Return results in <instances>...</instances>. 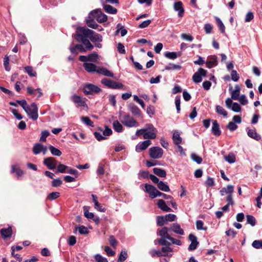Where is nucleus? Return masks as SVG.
Instances as JSON below:
<instances>
[{
	"label": "nucleus",
	"instance_id": "nucleus-1",
	"mask_svg": "<svg viewBox=\"0 0 262 262\" xmlns=\"http://www.w3.org/2000/svg\"><path fill=\"white\" fill-rule=\"evenodd\" d=\"M73 36L76 40L80 39L81 37H84V39L89 38L94 43L102 42L103 38L101 34L97 33L85 27L77 28L76 33Z\"/></svg>",
	"mask_w": 262,
	"mask_h": 262
},
{
	"label": "nucleus",
	"instance_id": "nucleus-2",
	"mask_svg": "<svg viewBox=\"0 0 262 262\" xmlns=\"http://www.w3.org/2000/svg\"><path fill=\"white\" fill-rule=\"evenodd\" d=\"M76 40L81 42L82 43L77 44L74 47L71 46L69 49L72 54L77 55L78 51L81 53H85L87 51L92 50L94 48V46L88 39H84V37H81L80 39Z\"/></svg>",
	"mask_w": 262,
	"mask_h": 262
},
{
	"label": "nucleus",
	"instance_id": "nucleus-3",
	"mask_svg": "<svg viewBox=\"0 0 262 262\" xmlns=\"http://www.w3.org/2000/svg\"><path fill=\"white\" fill-rule=\"evenodd\" d=\"M157 129L150 123L146 124L143 128L138 129L136 132V135L139 137L141 135L144 139H155L157 137Z\"/></svg>",
	"mask_w": 262,
	"mask_h": 262
},
{
	"label": "nucleus",
	"instance_id": "nucleus-4",
	"mask_svg": "<svg viewBox=\"0 0 262 262\" xmlns=\"http://www.w3.org/2000/svg\"><path fill=\"white\" fill-rule=\"evenodd\" d=\"M90 17L95 18L99 23L106 22L107 20V16L104 14L101 9H95L90 13Z\"/></svg>",
	"mask_w": 262,
	"mask_h": 262
},
{
	"label": "nucleus",
	"instance_id": "nucleus-5",
	"mask_svg": "<svg viewBox=\"0 0 262 262\" xmlns=\"http://www.w3.org/2000/svg\"><path fill=\"white\" fill-rule=\"evenodd\" d=\"M101 83L108 88L112 89H123L124 85L121 83L117 82L115 81L104 78L101 80Z\"/></svg>",
	"mask_w": 262,
	"mask_h": 262
},
{
	"label": "nucleus",
	"instance_id": "nucleus-6",
	"mask_svg": "<svg viewBox=\"0 0 262 262\" xmlns=\"http://www.w3.org/2000/svg\"><path fill=\"white\" fill-rule=\"evenodd\" d=\"M25 111L33 120H36L38 117V107L35 103H32L27 106Z\"/></svg>",
	"mask_w": 262,
	"mask_h": 262
},
{
	"label": "nucleus",
	"instance_id": "nucleus-7",
	"mask_svg": "<svg viewBox=\"0 0 262 262\" xmlns=\"http://www.w3.org/2000/svg\"><path fill=\"white\" fill-rule=\"evenodd\" d=\"M101 91V89L100 88L91 83L85 84L83 88V92L86 95L98 94Z\"/></svg>",
	"mask_w": 262,
	"mask_h": 262
},
{
	"label": "nucleus",
	"instance_id": "nucleus-8",
	"mask_svg": "<svg viewBox=\"0 0 262 262\" xmlns=\"http://www.w3.org/2000/svg\"><path fill=\"white\" fill-rule=\"evenodd\" d=\"M121 122L128 127H138L139 123L128 114H125L122 117Z\"/></svg>",
	"mask_w": 262,
	"mask_h": 262
},
{
	"label": "nucleus",
	"instance_id": "nucleus-9",
	"mask_svg": "<svg viewBox=\"0 0 262 262\" xmlns=\"http://www.w3.org/2000/svg\"><path fill=\"white\" fill-rule=\"evenodd\" d=\"M149 154L151 158L160 159L163 155V150L160 147L154 146L149 149Z\"/></svg>",
	"mask_w": 262,
	"mask_h": 262
},
{
	"label": "nucleus",
	"instance_id": "nucleus-10",
	"mask_svg": "<svg viewBox=\"0 0 262 262\" xmlns=\"http://www.w3.org/2000/svg\"><path fill=\"white\" fill-rule=\"evenodd\" d=\"M71 100L76 105L77 107H85L86 106L85 98H82L79 95L74 94L71 96Z\"/></svg>",
	"mask_w": 262,
	"mask_h": 262
},
{
	"label": "nucleus",
	"instance_id": "nucleus-11",
	"mask_svg": "<svg viewBox=\"0 0 262 262\" xmlns=\"http://www.w3.org/2000/svg\"><path fill=\"white\" fill-rule=\"evenodd\" d=\"M144 191L149 193V196L151 199H154L157 197V194L158 193L159 190H158L153 185L148 184H145V189Z\"/></svg>",
	"mask_w": 262,
	"mask_h": 262
},
{
	"label": "nucleus",
	"instance_id": "nucleus-12",
	"mask_svg": "<svg viewBox=\"0 0 262 262\" xmlns=\"http://www.w3.org/2000/svg\"><path fill=\"white\" fill-rule=\"evenodd\" d=\"M57 163V161L53 157L46 158L43 160V164L51 170L54 169Z\"/></svg>",
	"mask_w": 262,
	"mask_h": 262
},
{
	"label": "nucleus",
	"instance_id": "nucleus-13",
	"mask_svg": "<svg viewBox=\"0 0 262 262\" xmlns=\"http://www.w3.org/2000/svg\"><path fill=\"white\" fill-rule=\"evenodd\" d=\"M151 144V142L149 140H145L142 142H139L136 146V151L140 152L147 148Z\"/></svg>",
	"mask_w": 262,
	"mask_h": 262
},
{
	"label": "nucleus",
	"instance_id": "nucleus-14",
	"mask_svg": "<svg viewBox=\"0 0 262 262\" xmlns=\"http://www.w3.org/2000/svg\"><path fill=\"white\" fill-rule=\"evenodd\" d=\"M189 240L191 242V244L188 247L189 251H193L197 248L199 245V242L197 240V237L193 234H190L188 237Z\"/></svg>",
	"mask_w": 262,
	"mask_h": 262
},
{
	"label": "nucleus",
	"instance_id": "nucleus-15",
	"mask_svg": "<svg viewBox=\"0 0 262 262\" xmlns=\"http://www.w3.org/2000/svg\"><path fill=\"white\" fill-rule=\"evenodd\" d=\"M217 64V57L215 55L208 57L206 62V67L209 69L216 67Z\"/></svg>",
	"mask_w": 262,
	"mask_h": 262
},
{
	"label": "nucleus",
	"instance_id": "nucleus-16",
	"mask_svg": "<svg viewBox=\"0 0 262 262\" xmlns=\"http://www.w3.org/2000/svg\"><path fill=\"white\" fill-rule=\"evenodd\" d=\"M83 67L85 70L89 73H97L98 68L95 64L90 62H84L83 64Z\"/></svg>",
	"mask_w": 262,
	"mask_h": 262
},
{
	"label": "nucleus",
	"instance_id": "nucleus-17",
	"mask_svg": "<svg viewBox=\"0 0 262 262\" xmlns=\"http://www.w3.org/2000/svg\"><path fill=\"white\" fill-rule=\"evenodd\" d=\"M212 126L211 128V132L215 136H219L221 134V131L220 129L219 124L217 123L216 120H213Z\"/></svg>",
	"mask_w": 262,
	"mask_h": 262
},
{
	"label": "nucleus",
	"instance_id": "nucleus-18",
	"mask_svg": "<svg viewBox=\"0 0 262 262\" xmlns=\"http://www.w3.org/2000/svg\"><path fill=\"white\" fill-rule=\"evenodd\" d=\"M157 206L160 209L164 212H170L172 211L171 209L166 205L165 201L162 199L158 200Z\"/></svg>",
	"mask_w": 262,
	"mask_h": 262
},
{
	"label": "nucleus",
	"instance_id": "nucleus-19",
	"mask_svg": "<svg viewBox=\"0 0 262 262\" xmlns=\"http://www.w3.org/2000/svg\"><path fill=\"white\" fill-rule=\"evenodd\" d=\"M97 73L111 77H113L114 76L113 72L104 67H98V70H97Z\"/></svg>",
	"mask_w": 262,
	"mask_h": 262
},
{
	"label": "nucleus",
	"instance_id": "nucleus-20",
	"mask_svg": "<svg viewBox=\"0 0 262 262\" xmlns=\"http://www.w3.org/2000/svg\"><path fill=\"white\" fill-rule=\"evenodd\" d=\"M174 9L176 11H178V16L180 17L183 16L184 10L182 7V3L181 2H176L174 4Z\"/></svg>",
	"mask_w": 262,
	"mask_h": 262
},
{
	"label": "nucleus",
	"instance_id": "nucleus-21",
	"mask_svg": "<svg viewBox=\"0 0 262 262\" xmlns=\"http://www.w3.org/2000/svg\"><path fill=\"white\" fill-rule=\"evenodd\" d=\"M1 233L3 238H10L12 233V230L11 227L7 228H2L1 230Z\"/></svg>",
	"mask_w": 262,
	"mask_h": 262
},
{
	"label": "nucleus",
	"instance_id": "nucleus-22",
	"mask_svg": "<svg viewBox=\"0 0 262 262\" xmlns=\"http://www.w3.org/2000/svg\"><path fill=\"white\" fill-rule=\"evenodd\" d=\"M171 229L172 231L178 234L182 235L184 234L183 229L181 228L180 225L178 223L173 224L171 227Z\"/></svg>",
	"mask_w": 262,
	"mask_h": 262
},
{
	"label": "nucleus",
	"instance_id": "nucleus-23",
	"mask_svg": "<svg viewBox=\"0 0 262 262\" xmlns=\"http://www.w3.org/2000/svg\"><path fill=\"white\" fill-rule=\"evenodd\" d=\"M172 140L173 143L178 145L180 144L182 142V138L180 137V132L178 130L174 131L172 136Z\"/></svg>",
	"mask_w": 262,
	"mask_h": 262
},
{
	"label": "nucleus",
	"instance_id": "nucleus-24",
	"mask_svg": "<svg viewBox=\"0 0 262 262\" xmlns=\"http://www.w3.org/2000/svg\"><path fill=\"white\" fill-rule=\"evenodd\" d=\"M168 228L166 227H164L157 232V234L160 236L161 238H166L167 239H169L168 237L171 236L168 234Z\"/></svg>",
	"mask_w": 262,
	"mask_h": 262
},
{
	"label": "nucleus",
	"instance_id": "nucleus-25",
	"mask_svg": "<svg viewBox=\"0 0 262 262\" xmlns=\"http://www.w3.org/2000/svg\"><path fill=\"white\" fill-rule=\"evenodd\" d=\"M234 191V187L231 185H228L226 187L223 188L221 191V194L222 195H224L225 193L228 195H232Z\"/></svg>",
	"mask_w": 262,
	"mask_h": 262
},
{
	"label": "nucleus",
	"instance_id": "nucleus-26",
	"mask_svg": "<svg viewBox=\"0 0 262 262\" xmlns=\"http://www.w3.org/2000/svg\"><path fill=\"white\" fill-rule=\"evenodd\" d=\"M94 19H95V18L90 17V14L86 19V23L88 26L94 29L98 27V24L95 22Z\"/></svg>",
	"mask_w": 262,
	"mask_h": 262
},
{
	"label": "nucleus",
	"instance_id": "nucleus-27",
	"mask_svg": "<svg viewBox=\"0 0 262 262\" xmlns=\"http://www.w3.org/2000/svg\"><path fill=\"white\" fill-rule=\"evenodd\" d=\"M164 55L166 58L173 60L178 57H180L182 55V53L180 52H166L165 53Z\"/></svg>",
	"mask_w": 262,
	"mask_h": 262
},
{
	"label": "nucleus",
	"instance_id": "nucleus-28",
	"mask_svg": "<svg viewBox=\"0 0 262 262\" xmlns=\"http://www.w3.org/2000/svg\"><path fill=\"white\" fill-rule=\"evenodd\" d=\"M248 136L256 141H259L261 139L260 135L256 133L255 129H249L247 132Z\"/></svg>",
	"mask_w": 262,
	"mask_h": 262
},
{
	"label": "nucleus",
	"instance_id": "nucleus-29",
	"mask_svg": "<svg viewBox=\"0 0 262 262\" xmlns=\"http://www.w3.org/2000/svg\"><path fill=\"white\" fill-rule=\"evenodd\" d=\"M128 110L132 113L135 115H140L141 111L139 107L134 103H131L128 105Z\"/></svg>",
	"mask_w": 262,
	"mask_h": 262
},
{
	"label": "nucleus",
	"instance_id": "nucleus-30",
	"mask_svg": "<svg viewBox=\"0 0 262 262\" xmlns=\"http://www.w3.org/2000/svg\"><path fill=\"white\" fill-rule=\"evenodd\" d=\"M240 87L238 85L235 86V89L231 92V98L233 100H237L240 94Z\"/></svg>",
	"mask_w": 262,
	"mask_h": 262
},
{
	"label": "nucleus",
	"instance_id": "nucleus-31",
	"mask_svg": "<svg viewBox=\"0 0 262 262\" xmlns=\"http://www.w3.org/2000/svg\"><path fill=\"white\" fill-rule=\"evenodd\" d=\"M104 11L109 14H115L117 12V9L110 5H103Z\"/></svg>",
	"mask_w": 262,
	"mask_h": 262
},
{
	"label": "nucleus",
	"instance_id": "nucleus-32",
	"mask_svg": "<svg viewBox=\"0 0 262 262\" xmlns=\"http://www.w3.org/2000/svg\"><path fill=\"white\" fill-rule=\"evenodd\" d=\"M153 172L155 174L160 177L165 178L166 176V171L160 168H153Z\"/></svg>",
	"mask_w": 262,
	"mask_h": 262
},
{
	"label": "nucleus",
	"instance_id": "nucleus-33",
	"mask_svg": "<svg viewBox=\"0 0 262 262\" xmlns=\"http://www.w3.org/2000/svg\"><path fill=\"white\" fill-rule=\"evenodd\" d=\"M157 187L160 190L163 191L169 192L170 191L168 185L166 183L161 181L158 183Z\"/></svg>",
	"mask_w": 262,
	"mask_h": 262
},
{
	"label": "nucleus",
	"instance_id": "nucleus-34",
	"mask_svg": "<svg viewBox=\"0 0 262 262\" xmlns=\"http://www.w3.org/2000/svg\"><path fill=\"white\" fill-rule=\"evenodd\" d=\"M113 125L114 130L116 132L120 133L123 131V126L118 120L114 121Z\"/></svg>",
	"mask_w": 262,
	"mask_h": 262
},
{
	"label": "nucleus",
	"instance_id": "nucleus-35",
	"mask_svg": "<svg viewBox=\"0 0 262 262\" xmlns=\"http://www.w3.org/2000/svg\"><path fill=\"white\" fill-rule=\"evenodd\" d=\"M43 145L40 143H36L33 148V152L35 155H38L41 152L43 149Z\"/></svg>",
	"mask_w": 262,
	"mask_h": 262
},
{
	"label": "nucleus",
	"instance_id": "nucleus-36",
	"mask_svg": "<svg viewBox=\"0 0 262 262\" xmlns=\"http://www.w3.org/2000/svg\"><path fill=\"white\" fill-rule=\"evenodd\" d=\"M11 172H16L18 177H20L24 174V171L19 168L17 165L12 166Z\"/></svg>",
	"mask_w": 262,
	"mask_h": 262
},
{
	"label": "nucleus",
	"instance_id": "nucleus-37",
	"mask_svg": "<svg viewBox=\"0 0 262 262\" xmlns=\"http://www.w3.org/2000/svg\"><path fill=\"white\" fill-rule=\"evenodd\" d=\"M88 61L96 62L99 58V55L96 52H93L88 55Z\"/></svg>",
	"mask_w": 262,
	"mask_h": 262
},
{
	"label": "nucleus",
	"instance_id": "nucleus-38",
	"mask_svg": "<svg viewBox=\"0 0 262 262\" xmlns=\"http://www.w3.org/2000/svg\"><path fill=\"white\" fill-rule=\"evenodd\" d=\"M181 68L182 67L180 65L174 63H169L165 67V69L166 70H180Z\"/></svg>",
	"mask_w": 262,
	"mask_h": 262
},
{
	"label": "nucleus",
	"instance_id": "nucleus-39",
	"mask_svg": "<svg viewBox=\"0 0 262 262\" xmlns=\"http://www.w3.org/2000/svg\"><path fill=\"white\" fill-rule=\"evenodd\" d=\"M216 112L217 114L222 115L225 117H226L227 116V112L222 106L220 105L216 106Z\"/></svg>",
	"mask_w": 262,
	"mask_h": 262
},
{
	"label": "nucleus",
	"instance_id": "nucleus-40",
	"mask_svg": "<svg viewBox=\"0 0 262 262\" xmlns=\"http://www.w3.org/2000/svg\"><path fill=\"white\" fill-rule=\"evenodd\" d=\"M225 160L229 163H233L235 161V156L233 153L230 152L225 157Z\"/></svg>",
	"mask_w": 262,
	"mask_h": 262
},
{
	"label": "nucleus",
	"instance_id": "nucleus-41",
	"mask_svg": "<svg viewBox=\"0 0 262 262\" xmlns=\"http://www.w3.org/2000/svg\"><path fill=\"white\" fill-rule=\"evenodd\" d=\"M49 149L51 154L54 156H60L62 154V152L60 150L54 147L53 146H50L49 147Z\"/></svg>",
	"mask_w": 262,
	"mask_h": 262
},
{
	"label": "nucleus",
	"instance_id": "nucleus-42",
	"mask_svg": "<svg viewBox=\"0 0 262 262\" xmlns=\"http://www.w3.org/2000/svg\"><path fill=\"white\" fill-rule=\"evenodd\" d=\"M60 196V193L58 192H53L48 194L47 199L50 201L54 200Z\"/></svg>",
	"mask_w": 262,
	"mask_h": 262
},
{
	"label": "nucleus",
	"instance_id": "nucleus-43",
	"mask_svg": "<svg viewBox=\"0 0 262 262\" xmlns=\"http://www.w3.org/2000/svg\"><path fill=\"white\" fill-rule=\"evenodd\" d=\"M247 223L251 225L252 226H254L256 224L255 218L252 215H247Z\"/></svg>",
	"mask_w": 262,
	"mask_h": 262
},
{
	"label": "nucleus",
	"instance_id": "nucleus-44",
	"mask_svg": "<svg viewBox=\"0 0 262 262\" xmlns=\"http://www.w3.org/2000/svg\"><path fill=\"white\" fill-rule=\"evenodd\" d=\"M25 70V72L31 77H35L36 76V73L33 70L32 67H26Z\"/></svg>",
	"mask_w": 262,
	"mask_h": 262
},
{
	"label": "nucleus",
	"instance_id": "nucleus-45",
	"mask_svg": "<svg viewBox=\"0 0 262 262\" xmlns=\"http://www.w3.org/2000/svg\"><path fill=\"white\" fill-rule=\"evenodd\" d=\"M127 257V254L126 251L122 250L119 256L117 262H123Z\"/></svg>",
	"mask_w": 262,
	"mask_h": 262
},
{
	"label": "nucleus",
	"instance_id": "nucleus-46",
	"mask_svg": "<svg viewBox=\"0 0 262 262\" xmlns=\"http://www.w3.org/2000/svg\"><path fill=\"white\" fill-rule=\"evenodd\" d=\"M166 222L164 216H158L157 218V224L158 226H162Z\"/></svg>",
	"mask_w": 262,
	"mask_h": 262
},
{
	"label": "nucleus",
	"instance_id": "nucleus-47",
	"mask_svg": "<svg viewBox=\"0 0 262 262\" xmlns=\"http://www.w3.org/2000/svg\"><path fill=\"white\" fill-rule=\"evenodd\" d=\"M81 120L86 125L92 127L94 126L93 122L91 120V119L89 117H82L81 118Z\"/></svg>",
	"mask_w": 262,
	"mask_h": 262
},
{
	"label": "nucleus",
	"instance_id": "nucleus-48",
	"mask_svg": "<svg viewBox=\"0 0 262 262\" xmlns=\"http://www.w3.org/2000/svg\"><path fill=\"white\" fill-rule=\"evenodd\" d=\"M78 229V231L80 234H86L89 233L88 228L84 226L81 225L79 227H76L75 230Z\"/></svg>",
	"mask_w": 262,
	"mask_h": 262
},
{
	"label": "nucleus",
	"instance_id": "nucleus-49",
	"mask_svg": "<svg viewBox=\"0 0 262 262\" xmlns=\"http://www.w3.org/2000/svg\"><path fill=\"white\" fill-rule=\"evenodd\" d=\"M170 246H165L161 249L162 253L163 256H165L168 255V253L172 251V249L169 247Z\"/></svg>",
	"mask_w": 262,
	"mask_h": 262
},
{
	"label": "nucleus",
	"instance_id": "nucleus-50",
	"mask_svg": "<svg viewBox=\"0 0 262 262\" xmlns=\"http://www.w3.org/2000/svg\"><path fill=\"white\" fill-rule=\"evenodd\" d=\"M252 246L257 249H262V240H255L252 243Z\"/></svg>",
	"mask_w": 262,
	"mask_h": 262
},
{
	"label": "nucleus",
	"instance_id": "nucleus-51",
	"mask_svg": "<svg viewBox=\"0 0 262 262\" xmlns=\"http://www.w3.org/2000/svg\"><path fill=\"white\" fill-rule=\"evenodd\" d=\"M216 23H217V26H218L221 32L222 33H224L225 30V27L224 24L223 23L222 20L218 17L216 18Z\"/></svg>",
	"mask_w": 262,
	"mask_h": 262
},
{
	"label": "nucleus",
	"instance_id": "nucleus-52",
	"mask_svg": "<svg viewBox=\"0 0 262 262\" xmlns=\"http://www.w3.org/2000/svg\"><path fill=\"white\" fill-rule=\"evenodd\" d=\"M181 97L180 96H177L175 98V104L178 113H179L181 110Z\"/></svg>",
	"mask_w": 262,
	"mask_h": 262
},
{
	"label": "nucleus",
	"instance_id": "nucleus-53",
	"mask_svg": "<svg viewBox=\"0 0 262 262\" xmlns=\"http://www.w3.org/2000/svg\"><path fill=\"white\" fill-rule=\"evenodd\" d=\"M192 80L195 83H199L201 82L202 78L200 73H198V72H195L192 76Z\"/></svg>",
	"mask_w": 262,
	"mask_h": 262
},
{
	"label": "nucleus",
	"instance_id": "nucleus-54",
	"mask_svg": "<svg viewBox=\"0 0 262 262\" xmlns=\"http://www.w3.org/2000/svg\"><path fill=\"white\" fill-rule=\"evenodd\" d=\"M117 28L118 29L117 32H118L119 31H120L121 36H124L127 34V30L125 29H124L123 26H122L120 24H118L117 25Z\"/></svg>",
	"mask_w": 262,
	"mask_h": 262
},
{
	"label": "nucleus",
	"instance_id": "nucleus-55",
	"mask_svg": "<svg viewBox=\"0 0 262 262\" xmlns=\"http://www.w3.org/2000/svg\"><path fill=\"white\" fill-rule=\"evenodd\" d=\"M204 223L201 220H198L196 222V229L199 230H206L207 227H203Z\"/></svg>",
	"mask_w": 262,
	"mask_h": 262
},
{
	"label": "nucleus",
	"instance_id": "nucleus-56",
	"mask_svg": "<svg viewBox=\"0 0 262 262\" xmlns=\"http://www.w3.org/2000/svg\"><path fill=\"white\" fill-rule=\"evenodd\" d=\"M191 158L192 160L195 161L197 164H201L202 162V158L195 154H192Z\"/></svg>",
	"mask_w": 262,
	"mask_h": 262
},
{
	"label": "nucleus",
	"instance_id": "nucleus-57",
	"mask_svg": "<svg viewBox=\"0 0 262 262\" xmlns=\"http://www.w3.org/2000/svg\"><path fill=\"white\" fill-rule=\"evenodd\" d=\"M230 108L232 111L236 113H238L241 111V106L236 102H233V105Z\"/></svg>",
	"mask_w": 262,
	"mask_h": 262
},
{
	"label": "nucleus",
	"instance_id": "nucleus-58",
	"mask_svg": "<svg viewBox=\"0 0 262 262\" xmlns=\"http://www.w3.org/2000/svg\"><path fill=\"white\" fill-rule=\"evenodd\" d=\"M9 56L7 55H6L4 58V66L5 70L7 71H9L10 70V67L9 65Z\"/></svg>",
	"mask_w": 262,
	"mask_h": 262
},
{
	"label": "nucleus",
	"instance_id": "nucleus-59",
	"mask_svg": "<svg viewBox=\"0 0 262 262\" xmlns=\"http://www.w3.org/2000/svg\"><path fill=\"white\" fill-rule=\"evenodd\" d=\"M181 37L183 39L189 41H192L193 39V37L189 34L183 33L181 35Z\"/></svg>",
	"mask_w": 262,
	"mask_h": 262
},
{
	"label": "nucleus",
	"instance_id": "nucleus-60",
	"mask_svg": "<svg viewBox=\"0 0 262 262\" xmlns=\"http://www.w3.org/2000/svg\"><path fill=\"white\" fill-rule=\"evenodd\" d=\"M94 257L97 262H108L106 258L102 256L99 254L95 255Z\"/></svg>",
	"mask_w": 262,
	"mask_h": 262
},
{
	"label": "nucleus",
	"instance_id": "nucleus-61",
	"mask_svg": "<svg viewBox=\"0 0 262 262\" xmlns=\"http://www.w3.org/2000/svg\"><path fill=\"white\" fill-rule=\"evenodd\" d=\"M68 168H69L68 166L60 163L57 166V171L60 173H63L65 172V170Z\"/></svg>",
	"mask_w": 262,
	"mask_h": 262
},
{
	"label": "nucleus",
	"instance_id": "nucleus-62",
	"mask_svg": "<svg viewBox=\"0 0 262 262\" xmlns=\"http://www.w3.org/2000/svg\"><path fill=\"white\" fill-rule=\"evenodd\" d=\"M227 128L230 131H234L237 128V125L233 122H229L227 125Z\"/></svg>",
	"mask_w": 262,
	"mask_h": 262
},
{
	"label": "nucleus",
	"instance_id": "nucleus-63",
	"mask_svg": "<svg viewBox=\"0 0 262 262\" xmlns=\"http://www.w3.org/2000/svg\"><path fill=\"white\" fill-rule=\"evenodd\" d=\"M151 22V21L150 19H147L146 20H144L139 25L138 28L141 29L146 28L150 25Z\"/></svg>",
	"mask_w": 262,
	"mask_h": 262
},
{
	"label": "nucleus",
	"instance_id": "nucleus-64",
	"mask_svg": "<svg viewBox=\"0 0 262 262\" xmlns=\"http://www.w3.org/2000/svg\"><path fill=\"white\" fill-rule=\"evenodd\" d=\"M104 251L106 253L107 255L108 256H113L115 255V252L113 251L110 247L108 246H105L104 247Z\"/></svg>",
	"mask_w": 262,
	"mask_h": 262
}]
</instances>
